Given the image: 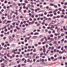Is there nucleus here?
Here are the masks:
<instances>
[{
    "mask_svg": "<svg viewBox=\"0 0 67 67\" xmlns=\"http://www.w3.org/2000/svg\"><path fill=\"white\" fill-rule=\"evenodd\" d=\"M63 28L64 30V31H67V29L66 28V26H64L63 27Z\"/></svg>",
    "mask_w": 67,
    "mask_h": 67,
    "instance_id": "obj_1",
    "label": "nucleus"
},
{
    "mask_svg": "<svg viewBox=\"0 0 67 67\" xmlns=\"http://www.w3.org/2000/svg\"><path fill=\"white\" fill-rule=\"evenodd\" d=\"M53 28H54V26L53 25H52L51 26V30H53Z\"/></svg>",
    "mask_w": 67,
    "mask_h": 67,
    "instance_id": "obj_2",
    "label": "nucleus"
},
{
    "mask_svg": "<svg viewBox=\"0 0 67 67\" xmlns=\"http://www.w3.org/2000/svg\"><path fill=\"white\" fill-rule=\"evenodd\" d=\"M16 28L18 30H20V28H19L18 26H16Z\"/></svg>",
    "mask_w": 67,
    "mask_h": 67,
    "instance_id": "obj_3",
    "label": "nucleus"
},
{
    "mask_svg": "<svg viewBox=\"0 0 67 67\" xmlns=\"http://www.w3.org/2000/svg\"><path fill=\"white\" fill-rule=\"evenodd\" d=\"M32 38H37V36H34L32 37Z\"/></svg>",
    "mask_w": 67,
    "mask_h": 67,
    "instance_id": "obj_4",
    "label": "nucleus"
},
{
    "mask_svg": "<svg viewBox=\"0 0 67 67\" xmlns=\"http://www.w3.org/2000/svg\"><path fill=\"white\" fill-rule=\"evenodd\" d=\"M59 54H63V53H64V52L60 51L59 52Z\"/></svg>",
    "mask_w": 67,
    "mask_h": 67,
    "instance_id": "obj_5",
    "label": "nucleus"
},
{
    "mask_svg": "<svg viewBox=\"0 0 67 67\" xmlns=\"http://www.w3.org/2000/svg\"><path fill=\"white\" fill-rule=\"evenodd\" d=\"M12 17L11 16H8V19H11Z\"/></svg>",
    "mask_w": 67,
    "mask_h": 67,
    "instance_id": "obj_6",
    "label": "nucleus"
},
{
    "mask_svg": "<svg viewBox=\"0 0 67 67\" xmlns=\"http://www.w3.org/2000/svg\"><path fill=\"white\" fill-rule=\"evenodd\" d=\"M11 22V21H9V20H8L7 21V23H10V22Z\"/></svg>",
    "mask_w": 67,
    "mask_h": 67,
    "instance_id": "obj_7",
    "label": "nucleus"
},
{
    "mask_svg": "<svg viewBox=\"0 0 67 67\" xmlns=\"http://www.w3.org/2000/svg\"><path fill=\"white\" fill-rule=\"evenodd\" d=\"M25 3H29V2H27V1L26 0L25 1Z\"/></svg>",
    "mask_w": 67,
    "mask_h": 67,
    "instance_id": "obj_8",
    "label": "nucleus"
},
{
    "mask_svg": "<svg viewBox=\"0 0 67 67\" xmlns=\"http://www.w3.org/2000/svg\"><path fill=\"white\" fill-rule=\"evenodd\" d=\"M7 20H5L3 21V23H4V24L5 23V22H7Z\"/></svg>",
    "mask_w": 67,
    "mask_h": 67,
    "instance_id": "obj_9",
    "label": "nucleus"
},
{
    "mask_svg": "<svg viewBox=\"0 0 67 67\" xmlns=\"http://www.w3.org/2000/svg\"><path fill=\"white\" fill-rule=\"evenodd\" d=\"M54 49V47L52 46L51 47V49L52 50H53V49Z\"/></svg>",
    "mask_w": 67,
    "mask_h": 67,
    "instance_id": "obj_10",
    "label": "nucleus"
},
{
    "mask_svg": "<svg viewBox=\"0 0 67 67\" xmlns=\"http://www.w3.org/2000/svg\"><path fill=\"white\" fill-rule=\"evenodd\" d=\"M61 36H64V34L63 33H62L61 34Z\"/></svg>",
    "mask_w": 67,
    "mask_h": 67,
    "instance_id": "obj_11",
    "label": "nucleus"
},
{
    "mask_svg": "<svg viewBox=\"0 0 67 67\" xmlns=\"http://www.w3.org/2000/svg\"><path fill=\"white\" fill-rule=\"evenodd\" d=\"M51 42H52V41H54V38H51Z\"/></svg>",
    "mask_w": 67,
    "mask_h": 67,
    "instance_id": "obj_12",
    "label": "nucleus"
},
{
    "mask_svg": "<svg viewBox=\"0 0 67 67\" xmlns=\"http://www.w3.org/2000/svg\"><path fill=\"white\" fill-rule=\"evenodd\" d=\"M38 33L36 32L34 34V35H38Z\"/></svg>",
    "mask_w": 67,
    "mask_h": 67,
    "instance_id": "obj_13",
    "label": "nucleus"
},
{
    "mask_svg": "<svg viewBox=\"0 0 67 67\" xmlns=\"http://www.w3.org/2000/svg\"><path fill=\"white\" fill-rule=\"evenodd\" d=\"M7 56L8 57H9L10 56V54H7Z\"/></svg>",
    "mask_w": 67,
    "mask_h": 67,
    "instance_id": "obj_14",
    "label": "nucleus"
},
{
    "mask_svg": "<svg viewBox=\"0 0 67 67\" xmlns=\"http://www.w3.org/2000/svg\"><path fill=\"white\" fill-rule=\"evenodd\" d=\"M10 26L11 29H13V26H12V25H10Z\"/></svg>",
    "mask_w": 67,
    "mask_h": 67,
    "instance_id": "obj_15",
    "label": "nucleus"
},
{
    "mask_svg": "<svg viewBox=\"0 0 67 67\" xmlns=\"http://www.w3.org/2000/svg\"><path fill=\"white\" fill-rule=\"evenodd\" d=\"M23 5L24 6H25V5H26V4L25 3H23Z\"/></svg>",
    "mask_w": 67,
    "mask_h": 67,
    "instance_id": "obj_16",
    "label": "nucleus"
},
{
    "mask_svg": "<svg viewBox=\"0 0 67 67\" xmlns=\"http://www.w3.org/2000/svg\"><path fill=\"white\" fill-rule=\"evenodd\" d=\"M27 62H30V59H28L27 60Z\"/></svg>",
    "mask_w": 67,
    "mask_h": 67,
    "instance_id": "obj_17",
    "label": "nucleus"
},
{
    "mask_svg": "<svg viewBox=\"0 0 67 67\" xmlns=\"http://www.w3.org/2000/svg\"><path fill=\"white\" fill-rule=\"evenodd\" d=\"M28 7L29 8H30V7H31V5L30 4H29L28 5Z\"/></svg>",
    "mask_w": 67,
    "mask_h": 67,
    "instance_id": "obj_18",
    "label": "nucleus"
},
{
    "mask_svg": "<svg viewBox=\"0 0 67 67\" xmlns=\"http://www.w3.org/2000/svg\"><path fill=\"white\" fill-rule=\"evenodd\" d=\"M44 49V50L43 51V53H45L46 52V50H45V49Z\"/></svg>",
    "mask_w": 67,
    "mask_h": 67,
    "instance_id": "obj_19",
    "label": "nucleus"
},
{
    "mask_svg": "<svg viewBox=\"0 0 67 67\" xmlns=\"http://www.w3.org/2000/svg\"><path fill=\"white\" fill-rule=\"evenodd\" d=\"M43 40H44V39L43 38H41V42H42Z\"/></svg>",
    "mask_w": 67,
    "mask_h": 67,
    "instance_id": "obj_20",
    "label": "nucleus"
},
{
    "mask_svg": "<svg viewBox=\"0 0 67 67\" xmlns=\"http://www.w3.org/2000/svg\"><path fill=\"white\" fill-rule=\"evenodd\" d=\"M57 43V41H54V44H56Z\"/></svg>",
    "mask_w": 67,
    "mask_h": 67,
    "instance_id": "obj_21",
    "label": "nucleus"
},
{
    "mask_svg": "<svg viewBox=\"0 0 67 67\" xmlns=\"http://www.w3.org/2000/svg\"><path fill=\"white\" fill-rule=\"evenodd\" d=\"M14 37H15V35H12V37H13V38H14Z\"/></svg>",
    "mask_w": 67,
    "mask_h": 67,
    "instance_id": "obj_22",
    "label": "nucleus"
},
{
    "mask_svg": "<svg viewBox=\"0 0 67 67\" xmlns=\"http://www.w3.org/2000/svg\"><path fill=\"white\" fill-rule=\"evenodd\" d=\"M54 7L55 8H57V5H54Z\"/></svg>",
    "mask_w": 67,
    "mask_h": 67,
    "instance_id": "obj_23",
    "label": "nucleus"
},
{
    "mask_svg": "<svg viewBox=\"0 0 67 67\" xmlns=\"http://www.w3.org/2000/svg\"><path fill=\"white\" fill-rule=\"evenodd\" d=\"M28 48L30 49V48H31V46H29L28 47Z\"/></svg>",
    "mask_w": 67,
    "mask_h": 67,
    "instance_id": "obj_24",
    "label": "nucleus"
},
{
    "mask_svg": "<svg viewBox=\"0 0 67 67\" xmlns=\"http://www.w3.org/2000/svg\"><path fill=\"white\" fill-rule=\"evenodd\" d=\"M7 2H8V1H4L5 3H7Z\"/></svg>",
    "mask_w": 67,
    "mask_h": 67,
    "instance_id": "obj_25",
    "label": "nucleus"
},
{
    "mask_svg": "<svg viewBox=\"0 0 67 67\" xmlns=\"http://www.w3.org/2000/svg\"><path fill=\"white\" fill-rule=\"evenodd\" d=\"M15 18V15H14L13 16V18Z\"/></svg>",
    "mask_w": 67,
    "mask_h": 67,
    "instance_id": "obj_26",
    "label": "nucleus"
},
{
    "mask_svg": "<svg viewBox=\"0 0 67 67\" xmlns=\"http://www.w3.org/2000/svg\"><path fill=\"white\" fill-rule=\"evenodd\" d=\"M59 11H62V9L61 8H59Z\"/></svg>",
    "mask_w": 67,
    "mask_h": 67,
    "instance_id": "obj_27",
    "label": "nucleus"
},
{
    "mask_svg": "<svg viewBox=\"0 0 67 67\" xmlns=\"http://www.w3.org/2000/svg\"><path fill=\"white\" fill-rule=\"evenodd\" d=\"M2 46H3V45H4V43H2Z\"/></svg>",
    "mask_w": 67,
    "mask_h": 67,
    "instance_id": "obj_28",
    "label": "nucleus"
},
{
    "mask_svg": "<svg viewBox=\"0 0 67 67\" xmlns=\"http://www.w3.org/2000/svg\"><path fill=\"white\" fill-rule=\"evenodd\" d=\"M54 35H55V36H57V35H58V34H55Z\"/></svg>",
    "mask_w": 67,
    "mask_h": 67,
    "instance_id": "obj_29",
    "label": "nucleus"
},
{
    "mask_svg": "<svg viewBox=\"0 0 67 67\" xmlns=\"http://www.w3.org/2000/svg\"><path fill=\"white\" fill-rule=\"evenodd\" d=\"M4 58L5 59H7V56H4Z\"/></svg>",
    "mask_w": 67,
    "mask_h": 67,
    "instance_id": "obj_30",
    "label": "nucleus"
},
{
    "mask_svg": "<svg viewBox=\"0 0 67 67\" xmlns=\"http://www.w3.org/2000/svg\"><path fill=\"white\" fill-rule=\"evenodd\" d=\"M3 8L4 9H6V7H5V6H3Z\"/></svg>",
    "mask_w": 67,
    "mask_h": 67,
    "instance_id": "obj_31",
    "label": "nucleus"
},
{
    "mask_svg": "<svg viewBox=\"0 0 67 67\" xmlns=\"http://www.w3.org/2000/svg\"><path fill=\"white\" fill-rule=\"evenodd\" d=\"M9 57H10V59H12V57L11 56H9Z\"/></svg>",
    "mask_w": 67,
    "mask_h": 67,
    "instance_id": "obj_32",
    "label": "nucleus"
},
{
    "mask_svg": "<svg viewBox=\"0 0 67 67\" xmlns=\"http://www.w3.org/2000/svg\"><path fill=\"white\" fill-rule=\"evenodd\" d=\"M26 10H24V13H26Z\"/></svg>",
    "mask_w": 67,
    "mask_h": 67,
    "instance_id": "obj_33",
    "label": "nucleus"
},
{
    "mask_svg": "<svg viewBox=\"0 0 67 67\" xmlns=\"http://www.w3.org/2000/svg\"><path fill=\"white\" fill-rule=\"evenodd\" d=\"M61 42H64V39H63L62 40H61Z\"/></svg>",
    "mask_w": 67,
    "mask_h": 67,
    "instance_id": "obj_34",
    "label": "nucleus"
},
{
    "mask_svg": "<svg viewBox=\"0 0 67 67\" xmlns=\"http://www.w3.org/2000/svg\"><path fill=\"white\" fill-rule=\"evenodd\" d=\"M16 31H17V30L16 29H15L14 30V32H16Z\"/></svg>",
    "mask_w": 67,
    "mask_h": 67,
    "instance_id": "obj_35",
    "label": "nucleus"
},
{
    "mask_svg": "<svg viewBox=\"0 0 67 67\" xmlns=\"http://www.w3.org/2000/svg\"><path fill=\"white\" fill-rule=\"evenodd\" d=\"M57 37H54V39L55 40H57Z\"/></svg>",
    "mask_w": 67,
    "mask_h": 67,
    "instance_id": "obj_36",
    "label": "nucleus"
},
{
    "mask_svg": "<svg viewBox=\"0 0 67 67\" xmlns=\"http://www.w3.org/2000/svg\"><path fill=\"white\" fill-rule=\"evenodd\" d=\"M1 37H3V34H1Z\"/></svg>",
    "mask_w": 67,
    "mask_h": 67,
    "instance_id": "obj_37",
    "label": "nucleus"
},
{
    "mask_svg": "<svg viewBox=\"0 0 67 67\" xmlns=\"http://www.w3.org/2000/svg\"><path fill=\"white\" fill-rule=\"evenodd\" d=\"M20 18L21 19H22V18H23V16H20Z\"/></svg>",
    "mask_w": 67,
    "mask_h": 67,
    "instance_id": "obj_38",
    "label": "nucleus"
},
{
    "mask_svg": "<svg viewBox=\"0 0 67 67\" xmlns=\"http://www.w3.org/2000/svg\"><path fill=\"white\" fill-rule=\"evenodd\" d=\"M63 59L65 60L66 59V58H65V57H63Z\"/></svg>",
    "mask_w": 67,
    "mask_h": 67,
    "instance_id": "obj_39",
    "label": "nucleus"
},
{
    "mask_svg": "<svg viewBox=\"0 0 67 67\" xmlns=\"http://www.w3.org/2000/svg\"><path fill=\"white\" fill-rule=\"evenodd\" d=\"M25 25L26 26H28V25H29V24H25Z\"/></svg>",
    "mask_w": 67,
    "mask_h": 67,
    "instance_id": "obj_40",
    "label": "nucleus"
},
{
    "mask_svg": "<svg viewBox=\"0 0 67 67\" xmlns=\"http://www.w3.org/2000/svg\"><path fill=\"white\" fill-rule=\"evenodd\" d=\"M22 61H24V60H25V58H23L22 59Z\"/></svg>",
    "mask_w": 67,
    "mask_h": 67,
    "instance_id": "obj_41",
    "label": "nucleus"
},
{
    "mask_svg": "<svg viewBox=\"0 0 67 67\" xmlns=\"http://www.w3.org/2000/svg\"><path fill=\"white\" fill-rule=\"evenodd\" d=\"M61 4H64V3H63V2H61Z\"/></svg>",
    "mask_w": 67,
    "mask_h": 67,
    "instance_id": "obj_42",
    "label": "nucleus"
},
{
    "mask_svg": "<svg viewBox=\"0 0 67 67\" xmlns=\"http://www.w3.org/2000/svg\"><path fill=\"white\" fill-rule=\"evenodd\" d=\"M7 45L6 44L4 45V47H7Z\"/></svg>",
    "mask_w": 67,
    "mask_h": 67,
    "instance_id": "obj_43",
    "label": "nucleus"
},
{
    "mask_svg": "<svg viewBox=\"0 0 67 67\" xmlns=\"http://www.w3.org/2000/svg\"><path fill=\"white\" fill-rule=\"evenodd\" d=\"M51 58L52 59H54V57H51Z\"/></svg>",
    "mask_w": 67,
    "mask_h": 67,
    "instance_id": "obj_44",
    "label": "nucleus"
},
{
    "mask_svg": "<svg viewBox=\"0 0 67 67\" xmlns=\"http://www.w3.org/2000/svg\"><path fill=\"white\" fill-rule=\"evenodd\" d=\"M44 14L45 15H46V14H47V13L46 12H45L44 13Z\"/></svg>",
    "mask_w": 67,
    "mask_h": 67,
    "instance_id": "obj_45",
    "label": "nucleus"
},
{
    "mask_svg": "<svg viewBox=\"0 0 67 67\" xmlns=\"http://www.w3.org/2000/svg\"><path fill=\"white\" fill-rule=\"evenodd\" d=\"M24 48H25V49H26L27 48V47L25 46L24 47Z\"/></svg>",
    "mask_w": 67,
    "mask_h": 67,
    "instance_id": "obj_46",
    "label": "nucleus"
},
{
    "mask_svg": "<svg viewBox=\"0 0 67 67\" xmlns=\"http://www.w3.org/2000/svg\"><path fill=\"white\" fill-rule=\"evenodd\" d=\"M15 23H13L12 24L13 25H15Z\"/></svg>",
    "mask_w": 67,
    "mask_h": 67,
    "instance_id": "obj_47",
    "label": "nucleus"
},
{
    "mask_svg": "<svg viewBox=\"0 0 67 67\" xmlns=\"http://www.w3.org/2000/svg\"><path fill=\"white\" fill-rule=\"evenodd\" d=\"M63 8L64 9H66V8H67V7H66V6H64V7Z\"/></svg>",
    "mask_w": 67,
    "mask_h": 67,
    "instance_id": "obj_48",
    "label": "nucleus"
},
{
    "mask_svg": "<svg viewBox=\"0 0 67 67\" xmlns=\"http://www.w3.org/2000/svg\"><path fill=\"white\" fill-rule=\"evenodd\" d=\"M60 37H61V36H58V38H60Z\"/></svg>",
    "mask_w": 67,
    "mask_h": 67,
    "instance_id": "obj_49",
    "label": "nucleus"
},
{
    "mask_svg": "<svg viewBox=\"0 0 67 67\" xmlns=\"http://www.w3.org/2000/svg\"><path fill=\"white\" fill-rule=\"evenodd\" d=\"M22 54H24V52H22L21 53Z\"/></svg>",
    "mask_w": 67,
    "mask_h": 67,
    "instance_id": "obj_50",
    "label": "nucleus"
},
{
    "mask_svg": "<svg viewBox=\"0 0 67 67\" xmlns=\"http://www.w3.org/2000/svg\"><path fill=\"white\" fill-rule=\"evenodd\" d=\"M63 29L62 28L61 29V30H60L61 31H63Z\"/></svg>",
    "mask_w": 67,
    "mask_h": 67,
    "instance_id": "obj_51",
    "label": "nucleus"
},
{
    "mask_svg": "<svg viewBox=\"0 0 67 67\" xmlns=\"http://www.w3.org/2000/svg\"><path fill=\"white\" fill-rule=\"evenodd\" d=\"M21 5V4L20 3H19L18 4V5L19 6H20Z\"/></svg>",
    "mask_w": 67,
    "mask_h": 67,
    "instance_id": "obj_52",
    "label": "nucleus"
},
{
    "mask_svg": "<svg viewBox=\"0 0 67 67\" xmlns=\"http://www.w3.org/2000/svg\"><path fill=\"white\" fill-rule=\"evenodd\" d=\"M37 7H39V6H40V5L39 4H37Z\"/></svg>",
    "mask_w": 67,
    "mask_h": 67,
    "instance_id": "obj_53",
    "label": "nucleus"
},
{
    "mask_svg": "<svg viewBox=\"0 0 67 67\" xmlns=\"http://www.w3.org/2000/svg\"><path fill=\"white\" fill-rule=\"evenodd\" d=\"M7 9H9L10 8V7L7 6Z\"/></svg>",
    "mask_w": 67,
    "mask_h": 67,
    "instance_id": "obj_54",
    "label": "nucleus"
},
{
    "mask_svg": "<svg viewBox=\"0 0 67 67\" xmlns=\"http://www.w3.org/2000/svg\"><path fill=\"white\" fill-rule=\"evenodd\" d=\"M45 25L46 26H47V25H48V24L47 23H46V24H45Z\"/></svg>",
    "mask_w": 67,
    "mask_h": 67,
    "instance_id": "obj_55",
    "label": "nucleus"
},
{
    "mask_svg": "<svg viewBox=\"0 0 67 67\" xmlns=\"http://www.w3.org/2000/svg\"><path fill=\"white\" fill-rule=\"evenodd\" d=\"M67 41L66 40H65L64 41V43H67Z\"/></svg>",
    "mask_w": 67,
    "mask_h": 67,
    "instance_id": "obj_56",
    "label": "nucleus"
},
{
    "mask_svg": "<svg viewBox=\"0 0 67 67\" xmlns=\"http://www.w3.org/2000/svg\"><path fill=\"white\" fill-rule=\"evenodd\" d=\"M65 5H67V3L65 2L64 3Z\"/></svg>",
    "mask_w": 67,
    "mask_h": 67,
    "instance_id": "obj_57",
    "label": "nucleus"
},
{
    "mask_svg": "<svg viewBox=\"0 0 67 67\" xmlns=\"http://www.w3.org/2000/svg\"><path fill=\"white\" fill-rule=\"evenodd\" d=\"M32 60H31L30 61V62H30V63H32Z\"/></svg>",
    "mask_w": 67,
    "mask_h": 67,
    "instance_id": "obj_58",
    "label": "nucleus"
},
{
    "mask_svg": "<svg viewBox=\"0 0 67 67\" xmlns=\"http://www.w3.org/2000/svg\"><path fill=\"white\" fill-rule=\"evenodd\" d=\"M25 64H22V66H25Z\"/></svg>",
    "mask_w": 67,
    "mask_h": 67,
    "instance_id": "obj_59",
    "label": "nucleus"
},
{
    "mask_svg": "<svg viewBox=\"0 0 67 67\" xmlns=\"http://www.w3.org/2000/svg\"><path fill=\"white\" fill-rule=\"evenodd\" d=\"M24 63H26V60H25Z\"/></svg>",
    "mask_w": 67,
    "mask_h": 67,
    "instance_id": "obj_60",
    "label": "nucleus"
},
{
    "mask_svg": "<svg viewBox=\"0 0 67 67\" xmlns=\"http://www.w3.org/2000/svg\"><path fill=\"white\" fill-rule=\"evenodd\" d=\"M51 37H53V35H51Z\"/></svg>",
    "mask_w": 67,
    "mask_h": 67,
    "instance_id": "obj_61",
    "label": "nucleus"
},
{
    "mask_svg": "<svg viewBox=\"0 0 67 67\" xmlns=\"http://www.w3.org/2000/svg\"><path fill=\"white\" fill-rule=\"evenodd\" d=\"M42 43L43 44H45V43L44 42H42Z\"/></svg>",
    "mask_w": 67,
    "mask_h": 67,
    "instance_id": "obj_62",
    "label": "nucleus"
},
{
    "mask_svg": "<svg viewBox=\"0 0 67 67\" xmlns=\"http://www.w3.org/2000/svg\"><path fill=\"white\" fill-rule=\"evenodd\" d=\"M35 16L36 17V18H37V17H38V15H36Z\"/></svg>",
    "mask_w": 67,
    "mask_h": 67,
    "instance_id": "obj_63",
    "label": "nucleus"
},
{
    "mask_svg": "<svg viewBox=\"0 0 67 67\" xmlns=\"http://www.w3.org/2000/svg\"><path fill=\"white\" fill-rule=\"evenodd\" d=\"M37 10H37V9H36L35 10V12H37Z\"/></svg>",
    "mask_w": 67,
    "mask_h": 67,
    "instance_id": "obj_64",
    "label": "nucleus"
}]
</instances>
